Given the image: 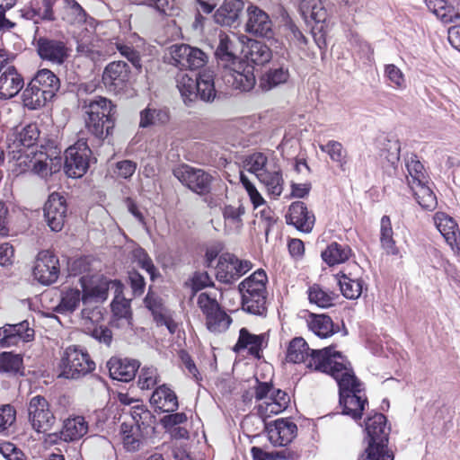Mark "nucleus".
Instances as JSON below:
<instances>
[{"instance_id":"obj_1","label":"nucleus","mask_w":460,"mask_h":460,"mask_svg":"<svg viewBox=\"0 0 460 460\" xmlns=\"http://www.w3.org/2000/svg\"><path fill=\"white\" fill-rule=\"evenodd\" d=\"M333 368L329 375L336 380L339 385L342 413L350 416L355 420H360L365 406L367 404L362 384L354 375L349 362L345 358L334 365Z\"/></svg>"},{"instance_id":"obj_2","label":"nucleus","mask_w":460,"mask_h":460,"mask_svg":"<svg viewBox=\"0 0 460 460\" xmlns=\"http://www.w3.org/2000/svg\"><path fill=\"white\" fill-rule=\"evenodd\" d=\"M7 155L10 170L16 176L31 172L41 179H47L53 173L58 172L62 166L60 156L50 157L42 151H27L7 147Z\"/></svg>"},{"instance_id":"obj_3","label":"nucleus","mask_w":460,"mask_h":460,"mask_svg":"<svg viewBox=\"0 0 460 460\" xmlns=\"http://www.w3.org/2000/svg\"><path fill=\"white\" fill-rule=\"evenodd\" d=\"M286 358L295 364L304 362L308 368L329 375L344 357L332 347L310 349L302 337H296L289 342Z\"/></svg>"},{"instance_id":"obj_4","label":"nucleus","mask_w":460,"mask_h":460,"mask_svg":"<svg viewBox=\"0 0 460 460\" xmlns=\"http://www.w3.org/2000/svg\"><path fill=\"white\" fill-rule=\"evenodd\" d=\"M85 127L89 134L103 141L112 135L116 121V105L105 97L97 96L84 102Z\"/></svg>"},{"instance_id":"obj_5","label":"nucleus","mask_w":460,"mask_h":460,"mask_svg":"<svg viewBox=\"0 0 460 460\" xmlns=\"http://www.w3.org/2000/svg\"><path fill=\"white\" fill-rule=\"evenodd\" d=\"M365 430L368 443L358 460H394V455L387 450L389 428L386 417L382 413H374L365 420Z\"/></svg>"},{"instance_id":"obj_6","label":"nucleus","mask_w":460,"mask_h":460,"mask_svg":"<svg viewBox=\"0 0 460 460\" xmlns=\"http://www.w3.org/2000/svg\"><path fill=\"white\" fill-rule=\"evenodd\" d=\"M58 367L59 376L66 379H80L95 369V362L86 349L73 345L64 351Z\"/></svg>"},{"instance_id":"obj_7","label":"nucleus","mask_w":460,"mask_h":460,"mask_svg":"<svg viewBox=\"0 0 460 460\" xmlns=\"http://www.w3.org/2000/svg\"><path fill=\"white\" fill-rule=\"evenodd\" d=\"M173 175L192 192L203 196L211 192L215 177L208 172L181 164L173 170Z\"/></svg>"},{"instance_id":"obj_8","label":"nucleus","mask_w":460,"mask_h":460,"mask_svg":"<svg viewBox=\"0 0 460 460\" xmlns=\"http://www.w3.org/2000/svg\"><path fill=\"white\" fill-rule=\"evenodd\" d=\"M208 62L207 54L187 44H174L169 48L168 63L180 69H199Z\"/></svg>"},{"instance_id":"obj_9","label":"nucleus","mask_w":460,"mask_h":460,"mask_svg":"<svg viewBox=\"0 0 460 460\" xmlns=\"http://www.w3.org/2000/svg\"><path fill=\"white\" fill-rule=\"evenodd\" d=\"M28 420L38 433H45L52 429L56 418L44 396L35 395L31 398L28 404Z\"/></svg>"},{"instance_id":"obj_10","label":"nucleus","mask_w":460,"mask_h":460,"mask_svg":"<svg viewBox=\"0 0 460 460\" xmlns=\"http://www.w3.org/2000/svg\"><path fill=\"white\" fill-rule=\"evenodd\" d=\"M91 149L85 141L79 140L66 150L65 171L72 178L82 177L88 170Z\"/></svg>"},{"instance_id":"obj_11","label":"nucleus","mask_w":460,"mask_h":460,"mask_svg":"<svg viewBox=\"0 0 460 460\" xmlns=\"http://www.w3.org/2000/svg\"><path fill=\"white\" fill-rule=\"evenodd\" d=\"M223 80L229 87L242 92L252 90L256 83L253 67L243 61L225 67Z\"/></svg>"},{"instance_id":"obj_12","label":"nucleus","mask_w":460,"mask_h":460,"mask_svg":"<svg viewBox=\"0 0 460 460\" xmlns=\"http://www.w3.org/2000/svg\"><path fill=\"white\" fill-rule=\"evenodd\" d=\"M251 268L247 261H240L230 253L222 254L216 267V278L218 281L230 284L245 274Z\"/></svg>"},{"instance_id":"obj_13","label":"nucleus","mask_w":460,"mask_h":460,"mask_svg":"<svg viewBox=\"0 0 460 460\" xmlns=\"http://www.w3.org/2000/svg\"><path fill=\"white\" fill-rule=\"evenodd\" d=\"M32 273L34 279L43 285L54 283L59 274L58 259L49 251L40 252Z\"/></svg>"},{"instance_id":"obj_14","label":"nucleus","mask_w":460,"mask_h":460,"mask_svg":"<svg viewBox=\"0 0 460 460\" xmlns=\"http://www.w3.org/2000/svg\"><path fill=\"white\" fill-rule=\"evenodd\" d=\"M245 31L252 35L271 39L274 35L273 23L269 14L256 5L250 4L246 10Z\"/></svg>"},{"instance_id":"obj_15","label":"nucleus","mask_w":460,"mask_h":460,"mask_svg":"<svg viewBox=\"0 0 460 460\" xmlns=\"http://www.w3.org/2000/svg\"><path fill=\"white\" fill-rule=\"evenodd\" d=\"M66 213L67 207L64 197L57 192L50 194L44 206V217L52 231L59 232L62 230Z\"/></svg>"},{"instance_id":"obj_16","label":"nucleus","mask_w":460,"mask_h":460,"mask_svg":"<svg viewBox=\"0 0 460 460\" xmlns=\"http://www.w3.org/2000/svg\"><path fill=\"white\" fill-rule=\"evenodd\" d=\"M129 77L128 64L124 61H114L104 68L102 82L110 92L119 93L127 87Z\"/></svg>"},{"instance_id":"obj_17","label":"nucleus","mask_w":460,"mask_h":460,"mask_svg":"<svg viewBox=\"0 0 460 460\" xmlns=\"http://www.w3.org/2000/svg\"><path fill=\"white\" fill-rule=\"evenodd\" d=\"M268 437L275 447L288 445L296 436V425L286 419H278L267 425Z\"/></svg>"},{"instance_id":"obj_18","label":"nucleus","mask_w":460,"mask_h":460,"mask_svg":"<svg viewBox=\"0 0 460 460\" xmlns=\"http://www.w3.org/2000/svg\"><path fill=\"white\" fill-rule=\"evenodd\" d=\"M37 51L41 59L57 65L63 64L68 57V49L63 41L49 38L38 40Z\"/></svg>"},{"instance_id":"obj_19","label":"nucleus","mask_w":460,"mask_h":460,"mask_svg":"<svg viewBox=\"0 0 460 460\" xmlns=\"http://www.w3.org/2000/svg\"><path fill=\"white\" fill-rule=\"evenodd\" d=\"M215 56L220 65L225 67L233 66L241 60L238 58V40L234 35L225 32L218 34V43Z\"/></svg>"},{"instance_id":"obj_20","label":"nucleus","mask_w":460,"mask_h":460,"mask_svg":"<svg viewBox=\"0 0 460 460\" xmlns=\"http://www.w3.org/2000/svg\"><path fill=\"white\" fill-rule=\"evenodd\" d=\"M34 331L29 327L27 321L16 324H5L0 328V346L11 347L20 341H30L33 339Z\"/></svg>"},{"instance_id":"obj_21","label":"nucleus","mask_w":460,"mask_h":460,"mask_svg":"<svg viewBox=\"0 0 460 460\" xmlns=\"http://www.w3.org/2000/svg\"><path fill=\"white\" fill-rule=\"evenodd\" d=\"M287 224L294 226L303 233H310L314 226V215L308 211L307 207L302 201L291 203L288 213L286 216Z\"/></svg>"},{"instance_id":"obj_22","label":"nucleus","mask_w":460,"mask_h":460,"mask_svg":"<svg viewBox=\"0 0 460 460\" xmlns=\"http://www.w3.org/2000/svg\"><path fill=\"white\" fill-rule=\"evenodd\" d=\"M289 402V395L285 391L274 387L269 398L259 403L257 412L261 418L266 420L272 415L281 413L288 408Z\"/></svg>"},{"instance_id":"obj_23","label":"nucleus","mask_w":460,"mask_h":460,"mask_svg":"<svg viewBox=\"0 0 460 460\" xmlns=\"http://www.w3.org/2000/svg\"><path fill=\"white\" fill-rule=\"evenodd\" d=\"M434 223L450 247L460 251V231L454 218L444 212H437L434 216Z\"/></svg>"},{"instance_id":"obj_24","label":"nucleus","mask_w":460,"mask_h":460,"mask_svg":"<svg viewBox=\"0 0 460 460\" xmlns=\"http://www.w3.org/2000/svg\"><path fill=\"white\" fill-rule=\"evenodd\" d=\"M107 367L112 379L128 382L135 377L140 364L136 359L111 358Z\"/></svg>"},{"instance_id":"obj_25","label":"nucleus","mask_w":460,"mask_h":460,"mask_svg":"<svg viewBox=\"0 0 460 460\" xmlns=\"http://www.w3.org/2000/svg\"><path fill=\"white\" fill-rule=\"evenodd\" d=\"M150 403L164 412H174L179 407L177 395L165 384L155 389L150 397Z\"/></svg>"},{"instance_id":"obj_26","label":"nucleus","mask_w":460,"mask_h":460,"mask_svg":"<svg viewBox=\"0 0 460 460\" xmlns=\"http://www.w3.org/2000/svg\"><path fill=\"white\" fill-rule=\"evenodd\" d=\"M23 87V79L13 66H8L0 75V99L15 96Z\"/></svg>"},{"instance_id":"obj_27","label":"nucleus","mask_w":460,"mask_h":460,"mask_svg":"<svg viewBox=\"0 0 460 460\" xmlns=\"http://www.w3.org/2000/svg\"><path fill=\"white\" fill-rule=\"evenodd\" d=\"M267 345L266 334H252L246 328H242L239 332V338L234 347V351H240L248 349L251 355L260 358L261 352Z\"/></svg>"},{"instance_id":"obj_28","label":"nucleus","mask_w":460,"mask_h":460,"mask_svg":"<svg viewBox=\"0 0 460 460\" xmlns=\"http://www.w3.org/2000/svg\"><path fill=\"white\" fill-rule=\"evenodd\" d=\"M243 9V0H225L214 13V21L219 25L230 27L238 21Z\"/></svg>"},{"instance_id":"obj_29","label":"nucleus","mask_w":460,"mask_h":460,"mask_svg":"<svg viewBox=\"0 0 460 460\" xmlns=\"http://www.w3.org/2000/svg\"><path fill=\"white\" fill-rule=\"evenodd\" d=\"M40 131L36 124H30L23 128L19 133L13 134L8 138V148L34 150L33 146L38 140Z\"/></svg>"},{"instance_id":"obj_30","label":"nucleus","mask_w":460,"mask_h":460,"mask_svg":"<svg viewBox=\"0 0 460 460\" xmlns=\"http://www.w3.org/2000/svg\"><path fill=\"white\" fill-rule=\"evenodd\" d=\"M111 288H115L116 292H121L122 285L118 280H102L91 288H84L82 295V302L87 305L92 301L102 302L107 299L108 292Z\"/></svg>"},{"instance_id":"obj_31","label":"nucleus","mask_w":460,"mask_h":460,"mask_svg":"<svg viewBox=\"0 0 460 460\" xmlns=\"http://www.w3.org/2000/svg\"><path fill=\"white\" fill-rule=\"evenodd\" d=\"M267 281L268 278L265 271L262 270H256L239 284L242 297L244 295L268 294L266 288Z\"/></svg>"},{"instance_id":"obj_32","label":"nucleus","mask_w":460,"mask_h":460,"mask_svg":"<svg viewBox=\"0 0 460 460\" xmlns=\"http://www.w3.org/2000/svg\"><path fill=\"white\" fill-rule=\"evenodd\" d=\"M123 447L128 452L138 451L144 444V429L128 422H123L120 427Z\"/></svg>"},{"instance_id":"obj_33","label":"nucleus","mask_w":460,"mask_h":460,"mask_svg":"<svg viewBox=\"0 0 460 460\" xmlns=\"http://www.w3.org/2000/svg\"><path fill=\"white\" fill-rule=\"evenodd\" d=\"M264 184L269 193L274 197H279L283 191V178L281 170L276 164L270 165L265 172L259 174L257 178Z\"/></svg>"},{"instance_id":"obj_34","label":"nucleus","mask_w":460,"mask_h":460,"mask_svg":"<svg viewBox=\"0 0 460 460\" xmlns=\"http://www.w3.org/2000/svg\"><path fill=\"white\" fill-rule=\"evenodd\" d=\"M380 245L387 255L400 256V250L394 238V230L388 216H383L380 220Z\"/></svg>"},{"instance_id":"obj_35","label":"nucleus","mask_w":460,"mask_h":460,"mask_svg":"<svg viewBox=\"0 0 460 460\" xmlns=\"http://www.w3.org/2000/svg\"><path fill=\"white\" fill-rule=\"evenodd\" d=\"M289 75L288 68L285 66L270 67L260 78V87L263 91H270L287 83Z\"/></svg>"},{"instance_id":"obj_36","label":"nucleus","mask_w":460,"mask_h":460,"mask_svg":"<svg viewBox=\"0 0 460 460\" xmlns=\"http://www.w3.org/2000/svg\"><path fill=\"white\" fill-rule=\"evenodd\" d=\"M210 102L216 97L214 72L206 68L197 75V99Z\"/></svg>"},{"instance_id":"obj_37","label":"nucleus","mask_w":460,"mask_h":460,"mask_svg":"<svg viewBox=\"0 0 460 460\" xmlns=\"http://www.w3.org/2000/svg\"><path fill=\"white\" fill-rule=\"evenodd\" d=\"M88 430V425L84 418L76 416L65 420L61 430V438L65 441H74L84 437Z\"/></svg>"},{"instance_id":"obj_38","label":"nucleus","mask_w":460,"mask_h":460,"mask_svg":"<svg viewBox=\"0 0 460 460\" xmlns=\"http://www.w3.org/2000/svg\"><path fill=\"white\" fill-rule=\"evenodd\" d=\"M429 183V180H427V182L412 184V186H410V189L416 201L422 208L434 210L437 208L438 200Z\"/></svg>"},{"instance_id":"obj_39","label":"nucleus","mask_w":460,"mask_h":460,"mask_svg":"<svg viewBox=\"0 0 460 460\" xmlns=\"http://www.w3.org/2000/svg\"><path fill=\"white\" fill-rule=\"evenodd\" d=\"M427 7L438 19L445 23L456 22L460 21V13L448 4L446 0H424Z\"/></svg>"},{"instance_id":"obj_40","label":"nucleus","mask_w":460,"mask_h":460,"mask_svg":"<svg viewBox=\"0 0 460 460\" xmlns=\"http://www.w3.org/2000/svg\"><path fill=\"white\" fill-rule=\"evenodd\" d=\"M406 181L408 186L412 184L427 182L429 176L424 169L423 164L418 160L414 154H411L405 158Z\"/></svg>"},{"instance_id":"obj_41","label":"nucleus","mask_w":460,"mask_h":460,"mask_svg":"<svg viewBox=\"0 0 460 460\" xmlns=\"http://www.w3.org/2000/svg\"><path fill=\"white\" fill-rule=\"evenodd\" d=\"M51 99L48 92L41 90L38 85H34L31 81L22 93L23 104L30 110L43 107Z\"/></svg>"},{"instance_id":"obj_42","label":"nucleus","mask_w":460,"mask_h":460,"mask_svg":"<svg viewBox=\"0 0 460 460\" xmlns=\"http://www.w3.org/2000/svg\"><path fill=\"white\" fill-rule=\"evenodd\" d=\"M244 57L247 62L262 66L271 59L272 54L270 48L263 42L249 40Z\"/></svg>"},{"instance_id":"obj_43","label":"nucleus","mask_w":460,"mask_h":460,"mask_svg":"<svg viewBox=\"0 0 460 460\" xmlns=\"http://www.w3.org/2000/svg\"><path fill=\"white\" fill-rule=\"evenodd\" d=\"M176 84L185 104L197 100V75L193 77L186 72H180L176 75Z\"/></svg>"},{"instance_id":"obj_44","label":"nucleus","mask_w":460,"mask_h":460,"mask_svg":"<svg viewBox=\"0 0 460 460\" xmlns=\"http://www.w3.org/2000/svg\"><path fill=\"white\" fill-rule=\"evenodd\" d=\"M351 255V249L349 245L341 244L336 242L330 243L322 252L323 260L330 266L343 263Z\"/></svg>"},{"instance_id":"obj_45","label":"nucleus","mask_w":460,"mask_h":460,"mask_svg":"<svg viewBox=\"0 0 460 460\" xmlns=\"http://www.w3.org/2000/svg\"><path fill=\"white\" fill-rule=\"evenodd\" d=\"M300 12L303 17L312 19L317 23L324 22L328 13L321 0H300Z\"/></svg>"},{"instance_id":"obj_46","label":"nucleus","mask_w":460,"mask_h":460,"mask_svg":"<svg viewBox=\"0 0 460 460\" xmlns=\"http://www.w3.org/2000/svg\"><path fill=\"white\" fill-rule=\"evenodd\" d=\"M307 324L309 329L320 338H327L335 333L332 320L326 314H311Z\"/></svg>"},{"instance_id":"obj_47","label":"nucleus","mask_w":460,"mask_h":460,"mask_svg":"<svg viewBox=\"0 0 460 460\" xmlns=\"http://www.w3.org/2000/svg\"><path fill=\"white\" fill-rule=\"evenodd\" d=\"M169 119V111L166 109L147 106L140 112L139 127L145 128L164 125L168 122Z\"/></svg>"},{"instance_id":"obj_48","label":"nucleus","mask_w":460,"mask_h":460,"mask_svg":"<svg viewBox=\"0 0 460 460\" xmlns=\"http://www.w3.org/2000/svg\"><path fill=\"white\" fill-rule=\"evenodd\" d=\"M31 82L34 85H38L41 90L48 92L51 98L55 96L56 92L60 86L58 77L49 69L40 70Z\"/></svg>"},{"instance_id":"obj_49","label":"nucleus","mask_w":460,"mask_h":460,"mask_svg":"<svg viewBox=\"0 0 460 460\" xmlns=\"http://www.w3.org/2000/svg\"><path fill=\"white\" fill-rule=\"evenodd\" d=\"M23 359L20 354L0 353V372L9 376L23 375Z\"/></svg>"},{"instance_id":"obj_50","label":"nucleus","mask_w":460,"mask_h":460,"mask_svg":"<svg viewBox=\"0 0 460 460\" xmlns=\"http://www.w3.org/2000/svg\"><path fill=\"white\" fill-rule=\"evenodd\" d=\"M268 294L244 295L242 297V308L243 311L254 315H265L267 313Z\"/></svg>"},{"instance_id":"obj_51","label":"nucleus","mask_w":460,"mask_h":460,"mask_svg":"<svg viewBox=\"0 0 460 460\" xmlns=\"http://www.w3.org/2000/svg\"><path fill=\"white\" fill-rule=\"evenodd\" d=\"M130 420H125L131 425L146 429L148 428L154 418L150 411L140 402H137V404L133 405L129 410Z\"/></svg>"},{"instance_id":"obj_52","label":"nucleus","mask_w":460,"mask_h":460,"mask_svg":"<svg viewBox=\"0 0 460 460\" xmlns=\"http://www.w3.org/2000/svg\"><path fill=\"white\" fill-rule=\"evenodd\" d=\"M336 295L328 290L323 289L319 285L314 284L308 289V299L310 303L319 307L327 308L334 305Z\"/></svg>"},{"instance_id":"obj_53","label":"nucleus","mask_w":460,"mask_h":460,"mask_svg":"<svg viewBox=\"0 0 460 460\" xmlns=\"http://www.w3.org/2000/svg\"><path fill=\"white\" fill-rule=\"evenodd\" d=\"M63 20L70 24H81L86 20V13L75 0H63Z\"/></svg>"},{"instance_id":"obj_54","label":"nucleus","mask_w":460,"mask_h":460,"mask_svg":"<svg viewBox=\"0 0 460 460\" xmlns=\"http://www.w3.org/2000/svg\"><path fill=\"white\" fill-rule=\"evenodd\" d=\"M338 284L342 295L349 299H356L360 296L363 290V281L359 279H351L347 275H341Z\"/></svg>"},{"instance_id":"obj_55","label":"nucleus","mask_w":460,"mask_h":460,"mask_svg":"<svg viewBox=\"0 0 460 460\" xmlns=\"http://www.w3.org/2000/svg\"><path fill=\"white\" fill-rule=\"evenodd\" d=\"M205 318L207 328L214 333L226 331L232 323L231 317L221 308Z\"/></svg>"},{"instance_id":"obj_56","label":"nucleus","mask_w":460,"mask_h":460,"mask_svg":"<svg viewBox=\"0 0 460 460\" xmlns=\"http://www.w3.org/2000/svg\"><path fill=\"white\" fill-rule=\"evenodd\" d=\"M243 168L259 177L260 173L265 172L271 164H268V157L261 152L247 155L243 161Z\"/></svg>"},{"instance_id":"obj_57","label":"nucleus","mask_w":460,"mask_h":460,"mask_svg":"<svg viewBox=\"0 0 460 460\" xmlns=\"http://www.w3.org/2000/svg\"><path fill=\"white\" fill-rule=\"evenodd\" d=\"M319 148L329 155L331 160L343 170L347 164V151L344 149L341 143L330 140L325 145H320Z\"/></svg>"},{"instance_id":"obj_58","label":"nucleus","mask_w":460,"mask_h":460,"mask_svg":"<svg viewBox=\"0 0 460 460\" xmlns=\"http://www.w3.org/2000/svg\"><path fill=\"white\" fill-rule=\"evenodd\" d=\"M82 300L81 292L77 288H70L62 293L61 300L57 306V311L60 314H68L74 312Z\"/></svg>"},{"instance_id":"obj_59","label":"nucleus","mask_w":460,"mask_h":460,"mask_svg":"<svg viewBox=\"0 0 460 460\" xmlns=\"http://www.w3.org/2000/svg\"><path fill=\"white\" fill-rule=\"evenodd\" d=\"M245 213L243 202L238 199L231 204H226L222 208V214L226 223L232 224L236 227H240L242 223V217Z\"/></svg>"},{"instance_id":"obj_60","label":"nucleus","mask_w":460,"mask_h":460,"mask_svg":"<svg viewBox=\"0 0 460 460\" xmlns=\"http://www.w3.org/2000/svg\"><path fill=\"white\" fill-rule=\"evenodd\" d=\"M160 382V375L154 366H145L138 374L137 385L142 390H150Z\"/></svg>"},{"instance_id":"obj_61","label":"nucleus","mask_w":460,"mask_h":460,"mask_svg":"<svg viewBox=\"0 0 460 460\" xmlns=\"http://www.w3.org/2000/svg\"><path fill=\"white\" fill-rule=\"evenodd\" d=\"M385 77L389 81V85L394 89L406 88V79L402 71L394 64L385 66Z\"/></svg>"},{"instance_id":"obj_62","label":"nucleus","mask_w":460,"mask_h":460,"mask_svg":"<svg viewBox=\"0 0 460 460\" xmlns=\"http://www.w3.org/2000/svg\"><path fill=\"white\" fill-rule=\"evenodd\" d=\"M197 304L202 314L206 316L217 312L221 307L217 300V293L201 292L198 296Z\"/></svg>"},{"instance_id":"obj_63","label":"nucleus","mask_w":460,"mask_h":460,"mask_svg":"<svg viewBox=\"0 0 460 460\" xmlns=\"http://www.w3.org/2000/svg\"><path fill=\"white\" fill-rule=\"evenodd\" d=\"M132 258L139 267L149 273L151 279L154 280L157 270L147 252L143 248L137 247L132 251Z\"/></svg>"},{"instance_id":"obj_64","label":"nucleus","mask_w":460,"mask_h":460,"mask_svg":"<svg viewBox=\"0 0 460 460\" xmlns=\"http://www.w3.org/2000/svg\"><path fill=\"white\" fill-rule=\"evenodd\" d=\"M145 304L146 308L151 311L155 322L168 313V310L163 305L162 298L151 291L147 293L145 298Z\"/></svg>"}]
</instances>
